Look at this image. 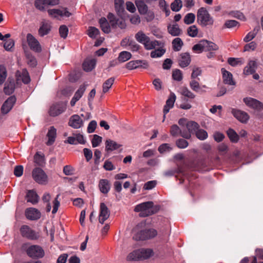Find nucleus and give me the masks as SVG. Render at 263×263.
Here are the masks:
<instances>
[{
	"mask_svg": "<svg viewBox=\"0 0 263 263\" xmlns=\"http://www.w3.org/2000/svg\"><path fill=\"white\" fill-rule=\"evenodd\" d=\"M135 211L139 212V216L145 217L156 213L159 210L158 205H154L152 201H147L137 205Z\"/></svg>",
	"mask_w": 263,
	"mask_h": 263,
	"instance_id": "f257e3e1",
	"label": "nucleus"
},
{
	"mask_svg": "<svg viewBox=\"0 0 263 263\" xmlns=\"http://www.w3.org/2000/svg\"><path fill=\"white\" fill-rule=\"evenodd\" d=\"M154 255L153 251L151 249H140L134 251L127 257L128 260H142L151 257Z\"/></svg>",
	"mask_w": 263,
	"mask_h": 263,
	"instance_id": "f03ea898",
	"label": "nucleus"
},
{
	"mask_svg": "<svg viewBox=\"0 0 263 263\" xmlns=\"http://www.w3.org/2000/svg\"><path fill=\"white\" fill-rule=\"evenodd\" d=\"M218 46L214 43L205 40H202L193 47V50L197 53L202 51H216L218 49Z\"/></svg>",
	"mask_w": 263,
	"mask_h": 263,
	"instance_id": "7ed1b4c3",
	"label": "nucleus"
},
{
	"mask_svg": "<svg viewBox=\"0 0 263 263\" xmlns=\"http://www.w3.org/2000/svg\"><path fill=\"white\" fill-rule=\"evenodd\" d=\"M197 18L198 23L202 26L211 25L214 22L213 18L210 16L206 9L203 7L200 8L198 10Z\"/></svg>",
	"mask_w": 263,
	"mask_h": 263,
	"instance_id": "20e7f679",
	"label": "nucleus"
},
{
	"mask_svg": "<svg viewBox=\"0 0 263 263\" xmlns=\"http://www.w3.org/2000/svg\"><path fill=\"white\" fill-rule=\"evenodd\" d=\"M34 180L40 184H45L48 182V176L46 173L40 167L34 168L32 172Z\"/></svg>",
	"mask_w": 263,
	"mask_h": 263,
	"instance_id": "39448f33",
	"label": "nucleus"
},
{
	"mask_svg": "<svg viewBox=\"0 0 263 263\" xmlns=\"http://www.w3.org/2000/svg\"><path fill=\"white\" fill-rule=\"evenodd\" d=\"M27 254L32 258H40L44 257L45 252L43 248L38 245H32L26 250Z\"/></svg>",
	"mask_w": 263,
	"mask_h": 263,
	"instance_id": "423d86ee",
	"label": "nucleus"
},
{
	"mask_svg": "<svg viewBox=\"0 0 263 263\" xmlns=\"http://www.w3.org/2000/svg\"><path fill=\"white\" fill-rule=\"evenodd\" d=\"M20 232L23 237L30 240H36L40 237L38 233L27 225H23L21 227Z\"/></svg>",
	"mask_w": 263,
	"mask_h": 263,
	"instance_id": "0eeeda50",
	"label": "nucleus"
},
{
	"mask_svg": "<svg viewBox=\"0 0 263 263\" xmlns=\"http://www.w3.org/2000/svg\"><path fill=\"white\" fill-rule=\"evenodd\" d=\"M186 127L187 130H183L181 133V137L185 139H190L192 134H195L199 128V125L196 122L190 121L187 122Z\"/></svg>",
	"mask_w": 263,
	"mask_h": 263,
	"instance_id": "6e6552de",
	"label": "nucleus"
},
{
	"mask_svg": "<svg viewBox=\"0 0 263 263\" xmlns=\"http://www.w3.org/2000/svg\"><path fill=\"white\" fill-rule=\"evenodd\" d=\"M66 106L67 103L66 102H60L54 104L50 107L49 113L51 116H57L65 110Z\"/></svg>",
	"mask_w": 263,
	"mask_h": 263,
	"instance_id": "1a4fd4ad",
	"label": "nucleus"
},
{
	"mask_svg": "<svg viewBox=\"0 0 263 263\" xmlns=\"http://www.w3.org/2000/svg\"><path fill=\"white\" fill-rule=\"evenodd\" d=\"M245 104L255 110H261L263 109V104L259 101L251 97H246L243 99Z\"/></svg>",
	"mask_w": 263,
	"mask_h": 263,
	"instance_id": "9d476101",
	"label": "nucleus"
},
{
	"mask_svg": "<svg viewBox=\"0 0 263 263\" xmlns=\"http://www.w3.org/2000/svg\"><path fill=\"white\" fill-rule=\"evenodd\" d=\"M157 234V232L153 229L141 231L137 233L135 238L139 240H145L154 237Z\"/></svg>",
	"mask_w": 263,
	"mask_h": 263,
	"instance_id": "9b49d317",
	"label": "nucleus"
},
{
	"mask_svg": "<svg viewBox=\"0 0 263 263\" xmlns=\"http://www.w3.org/2000/svg\"><path fill=\"white\" fill-rule=\"evenodd\" d=\"M27 41L30 49L36 52H40L42 47L39 41L30 33L27 35Z\"/></svg>",
	"mask_w": 263,
	"mask_h": 263,
	"instance_id": "f8f14e48",
	"label": "nucleus"
},
{
	"mask_svg": "<svg viewBox=\"0 0 263 263\" xmlns=\"http://www.w3.org/2000/svg\"><path fill=\"white\" fill-rule=\"evenodd\" d=\"M126 67L129 70L138 68L147 69L148 67V63L145 60L131 61L126 64Z\"/></svg>",
	"mask_w": 263,
	"mask_h": 263,
	"instance_id": "ddd939ff",
	"label": "nucleus"
},
{
	"mask_svg": "<svg viewBox=\"0 0 263 263\" xmlns=\"http://www.w3.org/2000/svg\"><path fill=\"white\" fill-rule=\"evenodd\" d=\"M110 216V211L104 203H101L99 216V222L103 224Z\"/></svg>",
	"mask_w": 263,
	"mask_h": 263,
	"instance_id": "4468645a",
	"label": "nucleus"
},
{
	"mask_svg": "<svg viewBox=\"0 0 263 263\" xmlns=\"http://www.w3.org/2000/svg\"><path fill=\"white\" fill-rule=\"evenodd\" d=\"M26 218L30 220H36L40 218L41 214L40 212L33 208H27L25 212Z\"/></svg>",
	"mask_w": 263,
	"mask_h": 263,
	"instance_id": "2eb2a0df",
	"label": "nucleus"
},
{
	"mask_svg": "<svg viewBox=\"0 0 263 263\" xmlns=\"http://www.w3.org/2000/svg\"><path fill=\"white\" fill-rule=\"evenodd\" d=\"M68 125L75 129L80 128L83 126V121L79 115H74L70 117Z\"/></svg>",
	"mask_w": 263,
	"mask_h": 263,
	"instance_id": "dca6fc26",
	"label": "nucleus"
},
{
	"mask_svg": "<svg viewBox=\"0 0 263 263\" xmlns=\"http://www.w3.org/2000/svg\"><path fill=\"white\" fill-rule=\"evenodd\" d=\"M16 102V98L14 96H11L7 99L2 106V112L6 114L12 108Z\"/></svg>",
	"mask_w": 263,
	"mask_h": 263,
	"instance_id": "f3484780",
	"label": "nucleus"
},
{
	"mask_svg": "<svg viewBox=\"0 0 263 263\" xmlns=\"http://www.w3.org/2000/svg\"><path fill=\"white\" fill-rule=\"evenodd\" d=\"M232 114L238 120L242 123H246L249 119V115L244 111L233 109Z\"/></svg>",
	"mask_w": 263,
	"mask_h": 263,
	"instance_id": "a211bd4d",
	"label": "nucleus"
},
{
	"mask_svg": "<svg viewBox=\"0 0 263 263\" xmlns=\"http://www.w3.org/2000/svg\"><path fill=\"white\" fill-rule=\"evenodd\" d=\"M176 100V96L174 93H171L169 98L166 102V104L163 109V120L164 122L166 115L169 112L170 109L174 106V104Z\"/></svg>",
	"mask_w": 263,
	"mask_h": 263,
	"instance_id": "6ab92c4d",
	"label": "nucleus"
},
{
	"mask_svg": "<svg viewBox=\"0 0 263 263\" xmlns=\"http://www.w3.org/2000/svg\"><path fill=\"white\" fill-rule=\"evenodd\" d=\"M86 90V85H81L79 88L76 92L74 96L72 98L70 101V105L71 106H74L76 104V103L80 100V99L82 97L84 94L85 91Z\"/></svg>",
	"mask_w": 263,
	"mask_h": 263,
	"instance_id": "aec40b11",
	"label": "nucleus"
},
{
	"mask_svg": "<svg viewBox=\"0 0 263 263\" xmlns=\"http://www.w3.org/2000/svg\"><path fill=\"white\" fill-rule=\"evenodd\" d=\"M221 70L222 73V79L224 83L230 85H235V82L233 80L232 73L223 68H222Z\"/></svg>",
	"mask_w": 263,
	"mask_h": 263,
	"instance_id": "412c9836",
	"label": "nucleus"
},
{
	"mask_svg": "<svg viewBox=\"0 0 263 263\" xmlns=\"http://www.w3.org/2000/svg\"><path fill=\"white\" fill-rule=\"evenodd\" d=\"M257 67L256 62L253 60H250L248 63V65L245 67L243 69V73L246 75H249L253 74L256 71Z\"/></svg>",
	"mask_w": 263,
	"mask_h": 263,
	"instance_id": "4be33fe9",
	"label": "nucleus"
},
{
	"mask_svg": "<svg viewBox=\"0 0 263 263\" xmlns=\"http://www.w3.org/2000/svg\"><path fill=\"white\" fill-rule=\"evenodd\" d=\"M167 31L170 34L174 36H179L182 33L181 29L176 23L169 24L167 26Z\"/></svg>",
	"mask_w": 263,
	"mask_h": 263,
	"instance_id": "5701e85b",
	"label": "nucleus"
},
{
	"mask_svg": "<svg viewBox=\"0 0 263 263\" xmlns=\"http://www.w3.org/2000/svg\"><path fill=\"white\" fill-rule=\"evenodd\" d=\"M191 62L190 55L188 53H183L180 54L179 64L182 68L187 66Z\"/></svg>",
	"mask_w": 263,
	"mask_h": 263,
	"instance_id": "b1692460",
	"label": "nucleus"
},
{
	"mask_svg": "<svg viewBox=\"0 0 263 263\" xmlns=\"http://www.w3.org/2000/svg\"><path fill=\"white\" fill-rule=\"evenodd\" d=\"M56 136H57L56 129L53 126L50 127L48 132L47 135L48 140L47 142H46V144L47 145H52L55 141Z\"/></svg>",
	"mask_w": 263,
	"mask_h": 263,
	"instance_id": "393cba45",
	"label": "nucleus"
},
{
	"mask_svg": "<svg viewBox=\"0 0 263 263\" xmlns=\"http://www.w3.org/2000/svg\"><path fill=\"white\" fill-rule=\"evenodd\" d=\"M96 64V61L95 59H87L83 64V69L86 71H90L95 68Z\"/></svg>",
	"mask_w": 263,
	"mask_h": 263,
	"instance_id": "a878e982",
	"label": "nucleus"
},
{
	"mask_svg": "<svg viewBox=\"0 0 263 263\" xmlns=\"http://www.w3.org/2000/svg\"><path fill=\"white\" fill-rule=\"evenodd\" d=\"M121 146V145L110 139H108L105 142V150L107 152L113 151Z\"/></svg>",
	"mask_w": 263,
	"mask_h": 263,
	"instance_id": "bb28decb",
	"label": "nucleus"
},
{
	"mask_svg": "<svg viewBox=\"0 0 263 263\" xmlns=\"http://www.w3.org/2000/svg\"><path fill=\"white\" fill-rule=\"evenodd\" d=\"M99 187L100 191L104 194H107L110 190L109 181L107 179H101L99 181Z\"/></svg>",
	"mask_w": 263,
	"mask_h": 263,
	"instance_id": "cd10ccee",
	"label": "nucleus"
},
{
	"mask_svg": "<svg viewBox=\"0 0 263 263\" xmlns=\"http://www.w3.org/2000/svg\"><path fill=\"white\" fill-rule=\"evenodd\" d=\"M142 44L146 50H150L155 49L156 46H159V42L156 40H151L149 37Z\"/></svg>",
	"mask_w": 263,
	"mask_h": 263,
	"instance_id": "c85d7f7f",
	"label": "nucleus"
},
{
	"mask_svg": "<svg viewBox=\"0 0 263 263\" xmlns=\"http://www.w3.org/2000/svg\"><path fill=\"white\" fill-rule=\"evenodd\" d=\"M26 198L27 202H31L32 204L36 203L39 200L38 195L36 192L33 190L28 191Z\"/></svg>",
	"mask_w": 263,
	"mask_h": 263,
	"instance_id": "c756f323",
	"label": "nucleus"
},
{
	"mask_svg": "<svg viewBox=\"0 0 263 263\" xmlns=\"http://www.w3.org/2000/svg\"><path fill=\"white\" fill-rule=\"evenodd\" d=\"M99 23L102 30L105 33L110 32V25L105 17H102L99 20Z\"/></svg>",
	"mask_w": 263,
	"mask_h": 263,
	"instance_id": "7c9ffc66",
	"label": "nucleus"
},
{
	"mask_svg": "<svg viewBox=\"0 0 263 263\" xmlns=\"http://www.w3.org/2000/svg\"><path fill=\"white\" fill-rule=\"evenodd\" d=\"M136 5L137 7L139 13L141 14H145L147 12L148 7L142 1H137L135 2Z\"/></svg>",
	"mask_w": 263,
	"mask_h": 263,
	"instance_id": "2f4dec72",
	"label": "nucleus"
},
{
	"mask_svg": "<svg viewBox=\"0 0 263 263\" xmlns=\"http://www.w3.org/2000/svg\"><path fill=\"white\" fill-rule=\"evenodd\" d=\"M183 45V42L179 37L174 39L172 41L173 50L175 51H180Z\"/></svg>",
	"mask_w": 263,
	"mask_h": 263,
	"instance_id": "473e14b6",
	"label": "nucleus"
},
{
	"mask_svg": "<svg viewBox=\"0 0 263 263\" xmlns=\"http://www.w3.org/2000/svg\"><path fill=\"white\" fill-rule=\"evenodd\" d=\"M34 6L36 9L41 11H45L46 8L48 7L47 1L35 0L34 2Z\"/></svg>",
	"mask_w": 263,
	"mask_h": 263,
	"instance_id": "72a5a7b5",
	"label": "nucleus"
},
{
	"mask_svg": "<svg viewBox=\"0 0 263 263\" xmlns=\"http://www.w3.org/2000/svg\"><path fill=\"white\" fill-rule=\"evenodd\" d=\"M115 81V78H110L104 82L102 85V91L104 93H106L111 88Z\"/></svg>",
	"mask_w": 263,
	"mask_h": 263,
	"instance_id": "f704fd0d",
	"label": "nucleus"
},
{
	"mask_svg": "<svg viewBox=\"0 0 263 263\" xmlns=\"http://www.w3.org/2000/svg\"><path fill=\"white\" fill-rule=\"evenodd\" d=\"M112 24L111 27L114 28L117 27L120 28L121 29H125L126 27L125 21L122 18H117Z\"/></svg>",
	"mask_w": 263,
	"mask_h": 263,
	"instance_id": "c9c22d12",
	"label": "nucleus"
},
{
	"mask_svg": "<svg viewBox=\"0 0 263 263\" xmlns=\"http://www.w3.org/2000/svg\"><path fill=\"white\" fill-rule=\"evenodd\" d=\"M135 37L138 42L140 44H142L149 37L143 31H139L135 34Z\"/></svg>",
	"mask_w": 263,
	"mask_h": 263,
	"instance_id": "e433bc0d",
	"label": "nucleus"
},
{
	"mask_svg": "<svg viewBox=\"0 0 263 263\" xmlns=\"http://www.w3.org/2000/svg\"><path fill=\"white\" fill-rule=\"evenodd\" d=\"M123 4V0H115V8L118 15H121L124 11Z\"/></svg>",
	"mask_w": 263,
	"mask_h": 263,
	"instance_id": "4c0bfd02",
	"label": "nucleus"
},
{
	"mask_svg": "<svg viewBox=\"0 0 263 263\" xmlns=\"http://www.w3.org/2000/svg\"><path fill=\"white\" fill-rule=\"evenodd\" d=\"M50 25L48 23H44L40 27L39 30V33L40 36H43L47 34L50 30Z\"/></svg>",
	"mask_w": 263,
	"mask_h": 263,
	"instance_id": "58836bf2",
	"label": "nucleus"
},
{
	"mask_svg": "<svg viewBox=\"0 0 263 263\" xmlns=\"http://www.w3.org/2000/svg\"><path fill=\"white\" fill-rule=\"evenodd\" d=\"M180 92L182 95L189 99H194L195 97V95L185 86L180 88Z\"/></svg>",
	"mask_w": 263,
	"mask_h": 263,
	"instance_id": "ea45409f",
	"label": "nucleus"
},
{
	"mask_svg": "<svg viewBox=\"0 0 263 263\" xmlns=\"http://www.w3.org/2000/svg\"><path fill=\"white\" fill-rule=\"evenodd\" d=\"M131 57L132 54L129 52L124 51L120 53L118 59L120 62H124L129 60Z\"/></svg>",
	"mask_w": 263,
	"mask_h": 263,
	"instance_id": "a19ab883",
	"label": "nucleus"
},
{
	"mask_svg": "<svg viewBox=\"0 0 263 263\" xmlns=\"http://www.w3.org/2000/svg\"><path fill=\"white\" fill-rule=\"evenodd\" d=\"M172 78L174 80L180 82L183 79V74L182 71L178 69H175L172 71Z\"/></svg>",
	"mask_w": 263,
	"mask_h": 263,
	"instance_id": "79ce46f5",
	"label": "nucleus"
},
{
	"mask_svg": "<svg viewBox=\"0 0 263 263\" xmlns=\"http://www.w3.org/2000/svg\"><path fill=\"white\" fill-rule=\"evenodd\" d=\"M183 131L180 129L178 125L174 124L171 127L170 134L172 136L177 137L179 136H181V133Z\"/></svg>",
	"mask_w": 263,
	"mask_h": 263,
	"instance_id": "37998d69",
	"label": "nucleus"
},
{
	"mask_svg": "<svg viewBox=\"0 0 263 263\" xmlns=\"http://www.w3.org/2000/svg\"><path fill=\"white\" fill-rule=\"evenodd\" d=\"M195 134L196 137L200 140H204L206 139L208 136V133L205 130L200 129L199 128Z\"/></svg>",
	"mask_w": 263,
	"mask_h": 263,
	"instance_id": "c03bdc74",
	"label": "nucleus"
},
{
	"mask_svg": "<svg viewBox=\"0 0 263 263\" xmlns=\"http://www.w3.org/2000/svg\"><path fill=\"white\" fill-rule=\"evenodd\" d=\"M190 88L195 92H198L200 91H203V90H201L199 82L195 79H192L190 82Z\"/></svg>",
	"mask_w": 263,
	"mask_h": 263,
	"instance_id": "a18cd8bd",
	"label": "nucleus"
},
{
	"mask_svg": "<svg viewBox=\"0 0 263 263\" xmlns=\"http://www.w3.org/2000/svg\"><path fill=\"white\" fill-rule=\"evenodd\" d=\"M198 29L196 26L192 25L187 29V34L189 36L195 37L197 36Z\"/></svg>",
	"mask_w": 263,
	"mask_h": 263,
	"instance_id": "49530a36",
	"label": "nucleus"
},
{
	"mask_svg": "<svg viewBox=\"0 0 263 263\" xmlns=\"http://www.w3.org/2000/svg\"><path fill=\"white\" fill-rule=\"evenodd\" d=\"M227 135L232 142H237L238 141V135L233 129H229L227 131Z\"/></svg>",
	"mask_w": 263,
	"mask_h": 263,
	"instance_id": "de8ad7c7",
	"label": "nucleus"
},
{
	"mask_svg": "<svg viewBox=\"0 0 263 263\" xmlns=\"http://www.w3.org/2000/svg\"><path fill=\"white\" fill-rule=\"evenodd\" d=\"M195 20V15L192 13H189L185 15L183 18L184 23L186 25L193 23Z\"/></svg>",
	"mask_w": 263,
	"mask_h": 263,
	"instance_id": "09e8293b",
	"label": "nucleus"
},
{
	"mask_svg": "<svg viewBox=\"0 0 263 263\" xmlns=\"http://www.w3.org/2000/svg\"><path fill=\"white\" fill-rule=\"evenodd\" d=\"M159 6L162 10L165 12L166 16H168L170 15V11L166 2L164 0H160L159 2Z\"/></svg>",
	"mask_w": 263,
	"mask_h": 263,
	"instance_id": "8fccbe9b",
	"label": "nucleus"
},
{
	"mask_svg": "<svg viewBox=\"0 0 263 263\" xmlns=\"http://www.w3.org/2000/svg\"><path fill=\"white\" fill-rule=\"evenodd\" d=\"M182 6L181 0H175L171 4V9L173 11H179Z\"/></svg>",
	"mask_w": 263,
	"mask_h": 263,
	"instance_id": "3c124183",
	"label": "nucleus"
},
{
	"mask_svg": "<svg viewBox=\"0 0 263 263\" xmlns=\"http://www.w3.org/2000/svg\"><path fill=\"white\" fill-rule=\"evenodd\" d=\"M165 52V50L162 48H159L153 50L151 53V57L153 58H160Z\"/></svg>",
	"mask_w": 263,
	"mask_h": 263,
	"instance_id": "603ef678",
	"label": "nucleus"
},
{
	"mask_svg": "<svg viewBox=\"0 0 263 263\" xmlns=\"http://www.w3.org/2000/svg\"><path fill=\"white\" fill-rule=\"evenodd\" d=\"M181 172V169L179 167L171 168L170 170H167L164 172V175L166 177H171L175 175L176 174H178Z\"/></svg>",
	"mask_w": 263,
	"mask_h": 263,
	"instance_id": "864d4df0",
	"label": "nucleus"
},
{
	"mask_svg": "<svg viewBox=\"0 0 263 263\" xmlns=\"http://www.w3.org/2000/svg\"><path fill=\"white\" fill-rule=\"evenodd\" d=\"M99 32V29L94 27H90L88 30V35L91 38L96 37Z\"/></svg>",
	"mask_w": 263,
	"mask_h": 263,
	"instance_id": "5fc2aeb1",
	"label": "nucleus"
},
{
	"mask_svg": "<svg viewBox=\"0 0 263 263\" xmlns=\"http://www.w3.org/2000/svg\"><path fill=\"white\" fill-rule=\"evenodd\" d=\"M14 90V85L13 83H9L8 84H5L4 88L5 93L7 95H10L13 93Z\"/></svg>",
	"mask_w": 263,
	"mask_h": 263,
	"instance_id": "6e6d98bb",
	"label": "nucleus"
},
{
	"mask_svg": "<svg viewBox=\"0 0 263 263\" xmlns=\"http://www.w3.org/2000/svg\"><path fill=\"white\" fill-rule=\"evenodd\" d=\"M7 77V71L5 67L3 66H0V85L2 84L5 81Z\"/></svg>",
	"mask_w": 263,
	"mask_h": 263,
	"instance_id": "4d7b16f0",
	"label": "nucleus"
},
{
	"mask_svg": "<svg viewBox=\"0 0 263 263\" xmlns=\"http://www.w3.org/2000/svg\"><path fill=\"white\" fill-rule=\"evenodd\" d=\"M102 138L101 137L97 135H94L93 136V138L91 140L92 147H96L98 146L102 142Z\"/></svg>",
	"mask_w": 263,
	"mask_h": 263,
	"instance_id": "13d9d810",
	"label": "nucleus"
},
{
	"mask_svg": "<svg viewBox=\"0 0 263 263\" xmlns=\"http://www.w3.org/2000/svg\"><path fill=\"white\" fill-rule=\"evenodd\" d=\"M49 16L53 18H58L60 16V13H61V9H51L47 10Z\"/></svg>",
	"mask_w": 263,
	"mask_h": 263,
	"instance_id": "bf43d9fd",
	"label": "nucleus"
},
{
	"mask_svg": "<svg viewBox=\"0 0 263 263\" xmlns=\"http://www.w3.org/2000/svg\"><path fill=\"white\" fill-rule=\"evenodd\" d=\"M22 80L24 83L25 84H28L30 81V78L29 75V73L28 71L25 70L23 69L22 72L21 74Z\"/></svg>",
	"mask_w": 263,
	"mask_h": 263,
	"instance_id": "052dcab7",
	"label": "nucleus"
},
{
	"mask_svg": "<svg viewBox=\"0 0 263 263\" xmlns=\"http://www.w3.org/2000/svg\"><path fill=\"white\" fill-rule=\"evenodd\" d=\"M68 32V29L66 26L62 25L60 26V27L59 28V33H60V36L62 37L65 39L67 36Z\"/></svg>",
	"mask_w": 263,
	"mask_h": 263,
	"instance_id": "680f3d73",
	"label": "nucleus"
},
{
	"mask_svg": "<svg viewBox=\"0 0 263 263\" xmlns=\"http://www.w3.org/2000/svg\"><path fill=\"white\" fill-rule=\"evenodd\" d=\"M176 143V145L180 148H184L189 145L187 141L183 139H179L177 140Z\"/></svg>",
	"mask_w": 263,
	"mask_h": 263,
	"instance_id": "e2e57ef3",
	"label": "nucleus"
},
{
	"mask_svg": "<svg viewBox=\"0 0 263 263\" xmlns=\"http://www.w3.org/2000/svg\"><path fill=\"white\" fill-rule=\"evenodd\" d=\"M14 45V41L12 39H9L6 41L4 44V47L7 51H10Z\"/></svg>",
	"mask_w": 263,
	"mask_h": 263,
	"instance_id": "0e129e2a",
	"label": "nucleus"
},
{
	"mask_svg": "<svg viewBox=\"0 0 263 263\" xmlns=\"http://www.w3.org/2000/svg\"><path fill=\"white\" fill-rule=\"evenodd\" d=\"M172 149L170 144L167 143H164L159 146L158 151L160 153H163L166 152H169Z\"/></svg>",
	"mask_w": 263,
	"mask_h": 263,
	"instance_id": "69168bd1",
	"label": "nucleus"
},
{
	"mask_svg": "<svg viewBox=\"0 0 263 263\" xmlns=\"http://www.w3.org/2000/svg\"><path fill=\"white\" fill-rule=\"evenodd\" d=\"M34 161L38 165H41L43 163L44 157L39 153H36L34 156Z\"/></svg>",
	"mask_w": 263,
	"mask_h": 263,
	"instance_id": "338daca9",
	"label": "nucleus"
},
{
	"mask_svg": "<svg viewBox=\"0 0 263 263\" xmlns=\"http://www.w3.org/2000/svg\"><path fill=\"white\" fill-rule=\"evenodd\" d=\"M256 48V44L254 42H251L250 43L246 44L244 47V51H253Z\"/></svg>",
	"mask_w": 263,
	"mask_h": 263,
	"instance_id": "774afa93",
	"label": "nucleus"
}]
</instances>
